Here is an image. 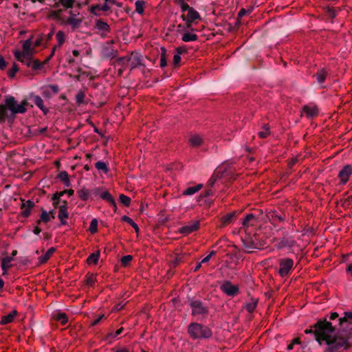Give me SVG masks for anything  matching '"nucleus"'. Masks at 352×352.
Wrapping results in <instances>:
<instances>
[{"instance_id":"nucleus-41","label":"nucleus","mask_w":352,"mask_h":352,"mask_svg":"<svg viewBox=\"0 0 352 352\" xmlns=\"http://www.w3.org/2000/svg\"><path fill=\"white\" fill-rule=\"evenodd\" d=\"M135 11L138 14H142L144 12L145 1L143 0H138L135 2Z\"/></svg>"},{"instance_id":"nucleus-26","label":"nucleus","mask_w":352,"mask_h":352,"mask_svg":"<svg viewBox=\"0 0 352 352\" xmlns=\"http://www.w3.org/2000/svg\"><path fill=\"white\" fill-rule=\"evenodd\" d=\"M344 323L352 324V312L351 311H346L344 312V316L341 317L338 320V325L340 327Z\"/></svg>"},{"instance_id":"nucleus-27","label":"nucleus","mask_w":352,"mask_h":352,"mask_svg":"<svg viewBox=\"0 0 352 352\" xmlns=\"http://www.w3.org/2000/svg\"><path fill=\"white\" fill-rule=\"evenodd\" d=\"M76 194L78 197L84 201H86L89 199L90 196V190L85 187H83L76 191Z\"/></svg>"},{"instance_id":"nucleus-45","label":"nucleus","mask_w":352,"mask_h":352,"mask_svg":"<svg viewBox=\"0 0 352 352\" xmlns=\"http://www.w3.org/2000/svg\"><path fill=\"white\" fill-rule=\"evenodd\" d=\"M341 317H339V314L337 312H332L330 314V316L329 317V322L332 323L333 325H336V329L338 327V320Z\"/></svg>"},{"instance_id":"nucleus-30","label":"nucleus","mask_w":352,"mask_h":352,"mask_svg":"<svg viewBox=\"0 0 352 352\" xmlns=\"http://www.w3.org/2000/svg\"><path fill=\"white\" fill-rule=\"evenodd\" d=\"M323 10L325 12L326 15L331 19V22H333V19L336 17L337 11L333 7L327 6L323 8Z\"/></svg>"},{"instance_id":"nucleus-19","label":"nucleus","mask_w":352,"mask_h":352,"mask_svg":"<svg viewBox=\"0 0 352 352\" xmlns=\"http://www.w3.org/2000/svg\"><path fill=\"white\" fill-rule=\"evenodd\" d=\"M243 213L242 210H234L230 212H228L223 215L220 220H233L234 219H239L242 217L241 216Z\"/></svg>"},{"instance_id":"nucleus-55","label":"nucleus","mask_w":352,"mask_h":352,"mask_svg":"<svg viewBox=\"0 0 352 352\" xmlns=\"http://www.w3.org/2000/svg\"><path fill=\"white\" fill-rule=\"evenodd\" d=\"M181 56L179 55V54H175L174 56H173V67H178L179 66V63L181 62Z\"/></svg>"},{"instance_id":"nucleus-32","label":"nucleus","mask_w":352,"mask_h":352,"mask_svg":"<svg viewBox=\"0 0 352 352\" xmlns=\"http://www.w3.org/2000/svg\"><path fill=\"white\" fill-rule=\"evenodd\" d=\"M65 194H67L69 197L72 196L74 194L73 189L64 190L63 191H56L52 196V200H58Z\"/></svg>"},{"instance_id":"nucleus-18","label":"nucleus","mask_w":352,"mask_h":352,"mask_svg":"<svg viewBox=\"0 0 352 352\" xmlns=\"http://www.w3.org/2000/svg\"><path fill=\"white\" fill-rule=\"evenodd\" d=\"M199 221H195V223L192 225L183 226L179 229V232L184 235H187V234L197 230L199 228Z\"/></svg>"},{"instance_id":"nucleus-17","label":"nucleus","mask_w":352,"mask_h":352,"mask_svg":"<svg viewBox=\"0 0 352 352\" xmlns=\"http://www.w3.org/2000/svg\"><path fill=\"white\" fill-rule=\"evenodd\" d=\"M302 112L305 113L306 116L309 118L316 117L319 114L318 109L316 106L310 107L305 105L302 107Z\"/></svg>"},{"instance_id":"nucleus-12","label":"nucleus","mask_w":352,"mask_h":352,"mask_svg":"<svg viewBox=\"0 0 352 352\" xmlns=\"http://www.w3.org/2000/svg\"><path fill=\"white\" fill-rule=\"evenodd\" d=\"M221 290L228 296L234 297L239 293V288L237 285L232 284L229 280L225 281L221 286Z\"/></svg>"},{"instance_id":"nucleus-34","label":"nucleus","mask_w":352,"mask_h":352,"mask_svg":"<svg viewBox=\"0 0 352 352\" xmlns=\"http://www.w3.org/2000/svg\"><path fill=\"white\" fill-rule=\"evenodd\" d=\"M271 134L270 126L269 124H265L262 127V130L258 132L257 135L259 138L265 139Z\"/></svg>"},{"instance_id":"nucleus-43","label":"nucleus","mask_w":352,"mask_h":352,"mask_svg":"<svg viewBox=\"0 0 352 352\" xmlns=\"http://www.w3.org/2000/svg\"><path fill=\"white\" fill-rule=\"evenodd\" d=\"M46 63H45V60L43 62H41L39 60L36 59L32 62L31 67L33 70H40Z\"/></svg>"},{"instance_id":"nucleus-44","label":"nucleus","mask_w":352,"mask_h":352,"mask_svg":"<svg viewBox=\"0 0 352 352\" xmlns=\"http://www.w3.org/2000/svg\"><path fill=\"white\" fill-rule=\"evenodd\" d=\"M257 303H258L257 299H252V302L246 304V305H245L246 310L249 313H252L255 310V309L257 306Z\"/></svg>"},{"instance_id":"nucleus-59","label":"nucleus","mask_w":352,"mask_h":352,"mask_svg":"<svg viewBox=\"0 0 352 352\" xmlns=\"http://www.w3.org/2000/svg\"><path fill=\"white\" fill-rule=\"evenodd\" d=\"M54 32H55V28L53 26L51 28L50 32L44 38L46 43H48L49 41H50L52 39V37L54 34Z\"/></svg>"},{"instance_id":"nucleus-63","label":"nucleus","mask_w":352,"mask_h":352,"mask_svg":"<svg viewBox=\"0 0 352 352\" xmlns=\"http://www.w3.org/2000/svg\"><path fill=\"white\" fill-rule=\"evenodd\" d=\"M8 65V62L5 60L4 57L0 55V69L4 70Z\"/></svg>"},{"instance_id":"nucleus-56","label":"nucleus","mask_w":352,"mask_h":352,"mask_svg":"<svg viewBox=\"0 0 352 352\" xmlns=\"http://www.w3.org/2000/svg\"><path fill=\"white\" fill-rule=\"evenodd\" d=\"M298 162V156H295L288 160L287 166L292 168Z\"/></svg>"},{"instance_id":"nucleus-38","label":"nucleus","mask_w":352,"mask_h":352,"mask_svg":"<svg viewBox=\"0 0 352 352\" xmlns=\"http://www.w3.org/2000/svg\"><path fill=\"white\" fill-rule=\"evenodd\" d=\"M99 257H100V251L98 250L96 252L91 254L87 258V262L89 264H91V263L96 264L98 261Z\"/></svg>"},{"instance_id":"nucleus-61","label":"nucleus","mask_w":352,"mask_h":352,"mask_svg":"<svg viewBox=\"0 0 352 352\" xmlns=\"http://www.w3.org/2000/svg\"><path fill=\"white\" fill-rule=\"evenodd\" d=\"M123 330H124V328L121 327L119 329H118L115 333L111 331V333H108V336L109 338H114L117 337L118 336L120 335L122 333Z\"/></svg>"},{"instance_id":"nucleus-48","label":"nucleus","mask_w":352,"mask_h":352,"mask_svg":"<svg viewBox=\"0 0 352 352\" xmlns=\"http://www.w3.org/2000/svg\"><path fill=\"white\" fill-rule=\"evenodd\" d=\"M19 68L18 65L14 63L12 67V68L8 72V76L9 78H14L16 76V74L18 72Z\"/></svg>"},{"instance_id":"nucleus-5","label":"nucleus","mask_w":352,"mask_h":352,"mask_svg":"<svg viewBox=\"0 0 352 352\" xmlns=\"http://www.w3.org/2000/svg\"><path fill=\"white\" fill-rule=\"evenodd\" d=\"M187 331L192 340L209 339L212 336V331L210 328L198 322L190 323Z\"/></svg>"},{"instance_id":"nucleus-40","label":"nucleus","mask_w":352,"mask_h":352,"mask_svg":"<svg viewBox=\"0 0 352 352\" xmlns=\"http://www.w3.org/2000/svg\"><path fill=\"white\" fill-rule=\"evenodd\" d=\"M95 167L98 170H101L102 172H103L105 174H107L109 171L107 164L105 162H102V161L97 162L95 164Z\"/></svg>"},{"instance_id":"nucleus-16","label":"nucleus","mask_w":352,"mask_h":352,"mask_svg":"<svg viewBox=\"0 0 352 352\" xmlns=\"http://www.w3.org/2000/svg\"><path fill=\"white\" fill-rule=\"evenodd\" d=\"M331 70L329 67H322L317 71L314 74V77L316 78L317 82L321 85L324 83L327 78L330 75Z\"/></svg>"},{"instance_id":"nucleus-25","label":"nucleus","mask_w":352,"mask_h":352,"mask_svg":"<svg viewBox=\"0 0 352 352\" xmlns=\"http://www.w3.org/2000/svg\"><path fill=\"white\" fill-rule=\"evenodd\" d=\"M131 60V56H129L119 57L116 60V63L120 66V67H123V69H127Z\"/></svg>"},{"instance_id":"nucleus-53","label":"nucleus","mask_w":352,"mask_h":352,"mask_svg":"<svg viewBox=\"0 0 352 352\" xmlns=\"http://www.w3.org/2000/svg\"><path fill=\"white\" fill-rule=\"evenodd\" d=\"M100 10H101V6L100 4L94 5L90 8L91 13L94 15H96V16L99 15V14L97 12V11H100Z\"/></svg>"},{"instance_id":"nucleus-49","label":"nucleus","mask_w":352,"mask_h":352,"mask_svg":"<svg viewBox=\"0 0 352 352\" xmlns=\"http://www.w3.org/2000/svg\"><path fill=\"white\" fill-rule=\"evenodd\" d=\"M133 256L131 255H126L121 258L120 263L123 267H126L132 261Z\"/></svg>"},{"instance_id":"nucleus-13","label":"nucleus","mask_w":352,"mask_h":352,"mask_svg":"<svg viewBox=\"0 0 352 352\" xmlns=\"http://www.w3.org/2000/svg\"><path fill=\"white\" fill-rule=\"evenodd\" d=\"M21 201L20 216L23 218H28L36 205L33 201L30 199L25 201V199H21Z\"/></svg>"},{"instance_id":"nucleus-31","label":"nucleus","mask_w":352,"mask_h":352,"mask_svg":"<svg viewBox=\"0 0 352 352\" xmlns=\"http://www.w3.org/2000/svg\"><path fill=\"white\" fill-rule=\"evenodd\" d=\"M56 40L57 44L56 45L58 48L61 47L66 41V34L63 30H59L56 34Z\"/></svg>"},{"instance_id":"nucleus-57","label":"nucleus","mask_w":352,"mask_h":352,"mask_svg":"<svg viewBox=\"0 0 352 352\" xmlns=\"http://www.w3.org/2000/svg\"><path fill=\"white\" fill-rule=\"evenodd\" d=\"M182 261V256L177 255L172 261V267H176Z\"/></svg>"},{"instance_id":"nucleus-2","label":"nucleus","mask_w":352,"mask_h":352,"mask_svg":"<svg viewBox=\"0 0 352 352\" xmlns=\"http://www.w3.org/2000/svg\"><path fill=\"white\" fill-rule=\"evenodd\" d=\"M264 229L257 221H242L239 232L244 234L241 240L246 252H252V250L264 248L267 238Z\"/></svg>"},{"instance_id":"nucleus-23","label":"nucleus","mask_w":352,"mask_h":352,"mask_svg":"<svg viewBox=\"0 0 352 352\" xmlns=\"http://www.w3.org/2000/svg\"><path fill=\"white\" fill-rule=\"evenodd\" d=\"M33 101L36 106H37L43 113L44 115H47L49 112V109L45 107L43 99L39 96L34 97Z\"/></svg>"},{"instance_id":"nucleus-64","label":"nucleus","mask_w":352,"mask_h":352,"mask_svg":"<svg viewBox=\"0 0 352 352\" xmlns=\"http://www.w3.org/2000/svg\"><path fill=\"white\" fill-rule=\"evenodd\" d=\"M22 60H23V61H21L22 63L25 64L28 67H31L32 60H31V58L29 56V54L25 55V56L23 58Z\"/></svg>"},{"instance_id":"nucleus-9","label":"nucleus","mask_w":352,"mask_h":352,"mask_svg":"<svg viewBox=\"0 0 352 352\" xmlns=\"http://www.w3.org/2000/svg\"><path fill=\"white\" fill-rule=\"evenodd\" d=\"M181 18L183 21H186V28H190L192 26V23L197 19H201L200 14L199 12L195 10L192 7H191L188 11L187 14H182Z\"/></svg>"},{"instance_id":"nucleus-54","label":"nucleus","mask_w":352,"mask_h":352,"mask_svg":"<svg viewBox=\"0 0 352 352\" xmlns=\"http://www.w3.org/2000/svg\"><path fill=\"white\" fill-rule=\"evenodd\" d=\"M98 221H91L89 230L91 233L94 234L98 231Z\"/></svg>"},{"instance_id":"nucleus-20","label":"nucleus","mask_w":352,"mask_h":352,"mask_svg":"<svg viewBox=\"0 0 352 352\" xmlns=\"http://www.w3.org/2000/svg\"><path fill=\"white\" fill-rule=\"evenodd\" d=\"M188 143L191 146L197 148L203 144L204 140L199 135L195 134L190 136Z\"/></svg>"},{"instance_id":"nucleus-8","label":"nucleus","mask_w":352,"mask_h":352,"mask_svg":"<svg viewBox=\"0 0 352 352\" xmlns=\"http://www.w3.org/2000/svg\"><path fill=\"white\" fill-rule=\"evenodd\" d=\"M278 274L281 277L289 276L294 266V261L292 258H286L279 260Z\"/></svg>"},{"instance_id":"nucleus-29","label":"nucleus","mask_w":352,"mask_h":352,"mask_svg":"<svg viewBox=\"0 0 352 352\" xmlns=\"http://www.w3.org/2000/svg\"><path fill=\"white\" fill-rule=\"evenodd\" d=\"M95 27L98 30H102L106 32H110V31H111V28H110L109 25L101 19H100L96 21Z\"/></svg>"},{"instance_id":"nucleus-58","label":"nucleus","mask_w":352,"mask_h":352,"mask_svg":"<svg viewBox=\"0 0 352 352\" xmlns=\"http://www.w3.org/2000/svg\"><path fill=\"white\" fill-rule=\"evenodd\" d=\"M47 89L52 93V94H56L59 91V87L57 85H49L47 86Z\"/></svg>"},{"instance_id":"nucleus-24","label":"nucleus","mask_w":352,"mask_h":352,"mask_svg":"<svg viewBox=\"0 0 352 352\" xmlns=\"http://www.w3.org/2000/svg\"><path fill=\"white\" fill-rule=\"evenodd\" d=\"M60 181L63 182L65 186L69 187L71 186V182L69 178V175L67 171L63 170L60 171L56 177Z\"/></svg>"},{"instance_id":"nucleus-14","label":"nucleus","mask_w":352,"mask_h":352,"mask_svg":"<svg viewBox=\"0 0 352 352\" xmlns=\"http://www.w3.org/2000/svg\"><path fill=\"white\" fill-rule=\"evenodd\" d=\"M52 8L54 10L63 9V12L74 7L75 0H53Z\"/></svg>"},{"instance_id":"nucleus-60","label":"nucleus","mask_w":352,"mask_h":352,"mask_svg":"<svg viewBox=\"0 0 352 352\" xmlns=\"http://www.w3.org/2000/svg\"><path fill=\"white\" fill-rule=\"evenodd\" d=\"M175 50L177 52V54H179L181 56V54H184L188 52V50L186 46H179L175 48Z\"/></svg>"},{"instance_id":"nucleus-39","label":"nucleus","mask_w":352,"mask_h":352,"mask_svg":"<svg viewBox=\"0 0 352 352\" xmlns=\"http://www.w3.org/2000/svg\"><path fill=\"white\" fill-rule=\"evenodd\" d=\"M86 285H87L89 287H93L95 282L96 281V275L94 274H90L88 273L85 276V280Z\"/></svg>"},{"instance_id":"nucleus-1","label":"nucleus","mask_w":352,"mask_h":352,"mask_svg":"<svg viewBox=\"0 0 352 352\" xmlns=\"http://www.w3.org/2000/svg\"><path fill=\"white\" fill-rule=\"evenodd\" d=\"M306 334L314 335L320 346H324V352H342L351 348L349 338L336 332V325L327 321V318L319 319L315 324L305 330Z\"/></svg>"},{"instance_id":"nucleus-6","label":"nucleus","mask_w":352,"mask_h":352,"mask_svg":"<svg viewBox=\"0 0 352 352\" xmlns=\"http://www.w3.org/2000/svg\"><path fill=\"white\" fill-rule=\"evenodd\" d=\"M188 302L189 306L192 309L191 314L192 316H206L208 314V307L202 301L199 300L190 299Z\"/></svg>"},{"instance_id":"nucleus-33","label":"nucleus","mask_w":352,"mask_h":352,"mask_svg":"<svg viewBox=\"0 0 352 352\" xmlns=\"http://www.w3.org/2000/svg\"><path fill=\"white\" fill-rule=\"evenodd\" d=\"M12 260V256H6L2 258L1 269L3 270V274L7 273L8 269L11 267V265L10 263Z\"/></svg>"},{"instance_id":"nucleus-11","label":"nucleus","mask_w":352,"mask_h":352,"mask_svg":"<svg viewBox=\"0 0 352 352\" xmlns=\"http://www.w3.org/2000/svg\"><path fill=\"white\" fill-rule=\"evenodd\" d=\"M352 175V165L346 164L339 171L338 174V178L339 179V184L340 185H345Z\"/></svg>"},{"instance_id":"nucleus-51","label":"nucleus","mask_w":352,"mask_h":352,"mask_svg":"<svg viewBox=\"0 0 352 352\" xmlns=\"http://www.w3.org/2000/svg\"><path fill=\"white\" fill-rule=\"evenodd\" d=\"M56 319L63 325H65L67 322V316L65 313H58L56 316Z\"/></svg>"},{"instance_id":"nucleus-42","label":"nucleus","mask_w":352,"mask_h":352,"mask_svg":"<svg viewBox=\"0 0 352 352\" xmlns=\"http://www.w3.org/2000/svg\"><path fill=\"white\" fill-rule=\"evenodd\" d=\"M85 93L83 91H79L76 95V102L78 105L85 104Z\"/></svg>"},{"instance_id":"nucleus-22","label":"nucleus","mask_w":352,"mask_h":352,"mask_svg":"<svg viewBox=\"0 0 352 352\" xmlns=\"http://www.w3.org/2000/svg\"><path fill=\"white\" fill-rule=\"evenodd\" d=\"M18 314V311L16 310H14L11 313H10L8 315L3 316L1 317V320L0 321V324L2 325H5L9 323H11L13 320L14 317Z\"/></svg>"},{"instance_id":"nucleus-47","label":"nucleus","mask_w":352,"mask_h":352,"mask_svg":"<svg viewBox=\"0 0 352 352\" xmlns=\"http://www.w3.org/2000/svg\"><path fill=\"white\" fill-rule=\"evenodd\" d=\"M32 38H30L25 40L23 43V52L29 54L30 51H31V45H32Z\"/></svg>"},{"instance_id":"nucleus-10","label":"nucleus","mask_w":352,"mask_h":352,"mask_svg":"<svg viewBox=\"0 0 352 352\" xmlns=\"http://www.w3.org/2000/svg\"><path fill=\"white\" fill-rule=\"evenodd\" d=\"M93 193L95 196L98 195L100 199L107 202L110 206L116 210V203L115 201L114 198L111 195V193L108 190L101 191L100 188H96L93 190Z\"/></svg>"},{"instance_id":"nucleus-4","label":"nucleus","mask_w":352,"mask_h":352,"mask_svg":"<svg viewBox=\"0 0 352 352\" xmlns=\"http://www.w3.org/2000/svg\"><path fill=\"white\" fill-rule=\"evenodd\" d=\"M63 9L53 10L48 14V18L58 21L61 25H70L72 31H75L79 28L82 22V18H76L74 16H69L65 18L62 16Z\"/></svg>"},{"instance_id":"nucleus-46","label":"nucleus","mask_w":352,"mask_h":352,"mask_svg":"<svg viewBox=\"0 0 352 352\" xmlns=\"http://www.w3.org/2000/svg\"><path fill=\"white\" fill-rule=\"evenodd\" d=\"M119 200H120V203L123 204L124 206H126V207L130 206V204L131 201V198L124 194L120 195Z\"/></svg>"},{"instance_id":"nucleus-15","label":"nucleus","mask_w":352,"mask_h":352,"mask_svg":"<svg viewBox=\"0 0 352 352\" xmlns=\"http://www.w3.org/2000/svg\"><path fill=\"white\" fill-rule=\"evenodd\" d=\"M240 220H264V216L261 210L253 209L251 212L243 214Z\"/></svg>"},{"instance_id":"nucleus-28","label":"nucleus","mask_w":352,"mask_h":352,"mask_svg":"<svg viewBox=\"0 0 352 352\" xmlns=\"http://www.w3.org/2000/svg\"><path fill=\"white\" fill-rule=\"evenodd\" d=\"M56 251V248L54 247L50 248L45 254L39 256L38 258L39 264H43L45 263L51 257V256L54 254V252Z\"/></svg>"},{"instance_id":"nucleus-21","label":"nucleus","mask_w":352,"mask_h":352,"mask_svg":"<svg viewBox=\"0 0 352 352\" xmlns=\"http://www.w3.org/2000/svg\"><path fill=\"white\" fill-rule=\"evenodd\" d=\"M142 60L141 58V56H139L138 54H135V55L133 53L132 54L131 60V64H130V70H133L139 66L142 65Z\"/></svg>"},{"instance_id":"nucleus-37","label":"nucleus","mask_w":352,"mask_h":352,"mask_svg":"<svg viewBox=\"0 0 352 352\" xmlns=\"http://www.w3.org/2000/svg\"><path fill=\"white\" fill-rule=\"evenodd\" d=\"M182 40L184 42L195 41L198 40V36L196 34L186 32L183 34Z\"/></svg>"},{"instance_id":"nucleus-35","label":"nucleus","mask_w":352,"mask_h":352,"mask_svg":"<svg viewBox=\"0 0 352 352\" xmlns=\"http://www.w3.org/2000/svg\"><path fill=\"white\" fill-rule=\"evenodd\" d=\"M202 188H203L202 184H197L195 186L188 187L183 192V195H192L197 192Z\"/></svg>"},{"instance_id":"nucleus-7","label":"nucleus","mask_w":352,"mask_h":352,"mask_svg":"<svg viewBox=\"0 0 352 352\" xmlns=\"http://www.w3.org/2000/svg\"><path fill=\"white\" fill-rule=\"evenodd\" d=\"M53 206L55 209H58V217L59 220H64L68 218L67 205L68 203L66 200H61L59 198L58 200H52Z\"/></svg>"},{"instance_id":"nucleus-3","label":"nucleus","mask_w":352,"mask_h":352,"mask_svg":"<svg viewBox=\"0 0 352 352\" xmlns=\"http://www.w3.org/2000/svg\"><path fill=\"white\" fill-rule=\"evenodd\" d=\"M28 102L23 100L17 104L14 97L9 96L5 100V104H0V123H4L7 118V110L9 109L12 114L24 113L27 111Z\"/></svg>"},{"instance_id":"nucleus-62","label":"nucleus","mask_w":352,"mask_h":352,"mask_svg":"<svg viewBox=\"0 0 352 352\" xmlns=\"http://www.w3.org/2000/svg\"><path fill=\"white\" fill-rule=\"evenodd\" d=\"M43 40H44V34H41L40 35V36L34 43V47H39L42 44V42Z\"/></svg>"},{"instance_id":"nucleus-36","label":"nucleus","mask_w":352,"mask_h":352,"mask_svg":"<svg viewBox=\"0 0 352 352\" xmlns=\"http://www.w3.org/2000/svg\"><path fill=\"white\" fill-rule=\"evenodd\" d=\"M160 50V67L164 68L167 65L166 49L164 47H162Z\"/></svg>"},{"instance_id":"nucleus-52","label":"nucleus","mask_w":352,"mask_h":352,"mask_svg":"<svg viewBox=\"0 0 352 352\" xmlns=\"http://www.w3.org/2000/svg\"><path fill=\"white\" fill-rule=\"evenodd\" d=\"M218 179V176L213 174L207 182V188H212Z\"/></svg>"},{"instance_id":"nucleus-50","label":"nucleus","mask_w":352,"mask_h":352,"mask_svg":"<svg viewBox=\"0 0 352 352\" xmlns=\"http://www.w3.org/2000/svg\"><path fill=\"white\" fill-rule=\"evenodd\" d=\"M14 58L18 60V61H23V58L25 56V55H28L27 53L24 52L23 51V52H21V51H19V50H15L14 52Z\"/></svg>"}]
</instances>
